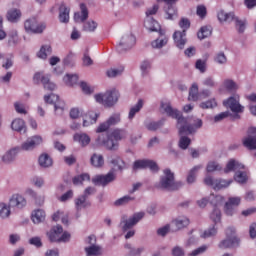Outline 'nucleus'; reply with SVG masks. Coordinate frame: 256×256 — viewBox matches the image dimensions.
Instances as JSON below:
<instances>
[{"mask_svg": "<svg viewBox=\"0 0 256 256\" xmlns=\"http://www.w3.org/2000/svg\"><path fill=\"white\" fill-rule=\"evenodd\" d=\"M117 179L115 172L110 171L106 175H96L92 178V183L98 185L99 187H107L109 183H113Z\"/></svg>", "mask_w": 256, "mask_h": 256, "instance_id": "10", "label": "nucleus"}, {"mask_svg": "<svg viewBox=\"0 0 256 256\" xmlns=\"http://www.w3.org/2000/svg\"><path fill=\"white\" fill-rule=\"evenodd\" d=\"M245 166L235 159H230L224 168V173H231V171H241Z\"/></svg>", "mask_w": 256, "mask_h": 256, "instance_id": "22", "label": "nucleus"}, {"mask_svg": "<svg viewBox=\"0 0 256 256\" xmlns=\"http://www.w3.org/2000/svg\"><path fill=\"white\" fill-rule=\"evenodd\" d=\"M239 101L240 97L237 94L230 96L228 99L223 101L224 107H226V109H230L232 113L236 114L234 119H240L241 117L238 113H243L245 111V107H243Z\"/></svg>", "mask_w": 256, "mask_h": 256, "instance_id": "6", "label": "nucleus"}, {"mask_svg": "<svg viewBox=\"0 0 256 256\" xmlns=\"http://www.w3.org/2000/svg\"><path fill=\"white\" fill-rule=\"evenodd\" d=\"M212 33H213V28H211V26H203L198 31L197 36H198V39L203 40V39H207V37H211Z\"/></svg>", "mask_w": 256, "mask_h": 256, "instance_id": "29", "label": "nucleus"}, {"mask_svg": "<svg viewBox=\"0 0 256 256\" xmlns=\"http://www.w3.org/2000/svg\"><path fill=\"white\" fill-rule=\"evenodd\" d=\"M189 101H197L199 99V86L197 83L192 84L189 90Z\"/></svg>", "mask_w": 256, "mask_h": 256, "instance_id": "35", "label": "nucleus"}, {"mask_svg": "<svg viewBox=\"0 0 256 256\" xmlns=\"http://www.w3.org/2000/svg\"><path fill=\"white\" fill-rule=\"evenodd\" d=\"M235 180L238 182V183H247V172H241V171H238L235 176H234Z\"/></svg>", "mask_w": 256, "mask_h": 256, "instance_id": "56", "label": "nucleus"}, {"mask_svg": "<svg viewBox=\"0 0 256 256\" xmlns=\"http://www.w3.org/2000/svg\"><path fill=\"white\" fill-rule=\"evenodd\" d=\"M205 185H208V187H213L215 191H219L221 189H227L231 183H233V180H223V179H213L211 176H207L204 179Z\"/></svg>", "mask_w": 256, "mask_h": 256, "instance_id": "9", "label": "nucleus"}, {"mask_svg": "<svg viewBox=\"0 0 256 256\" xmlns=\"http://www.w3.org/2000/svg\"><path fill=\"white\" fill-rule=\"evenodd\" d=\"M111 163L114 167H117L118 171H123V169H125V161H123V159H121L119 156L114 157L111 160Z\"/></svg>", "mask_w": 256, "mask_h": 256, "instance_id": "46", "label": "nucleus"}, {"mask_svg": "<svg viewBox=\"0 0 256 256\" xmlns=\"http://www.w3.org/2000/svg\"><path fill=\"white\" fill-rule=\"evenodd\" d=\"M39 165L40 167H51V165H53V159H51V157L47 154H42L40 157H39Z\"/></svg>", "mask_w": 256, "mask_h": 256, "instance_id": "39", "label": "nucleus"}, {"mask_svg": "<svg viewBox=\"0 0 256 256\" xmlns=\"http://www.w3.org/2000/svg\"><path fill=\"white\" fill-rule=\"evenodd\" d=\"M233 21H235V27L238 33H245V25H247V23L245 21L239 20V18L235 16Z\"/></svg>", "mask_w": 256, "mask_h": 256, "instance_id": "50", "label": "nucleus"}, {"mask_svg": "<svg viewBox=\"0 0 256 256\" xmlns=\"http://www.w3.org/2000/svg\"><path fill=\"white\" fill-rule=\"evenodd\" d=\"M45 103H49L50 105H54V109L57 115H61L63 111H65V102L59 100V96L51 93L50 95L44 96Z\"/></svg>", "mask_w": 256, "mask_h": 256, "instance_id": "11", "label": "nucleus"}, {"mask_svg": "<svg viewBox=\"0 0 256 256\" xmlns=\"http://www.w3.org/2000/svg\"><path fill=\"white\" fill-rule=\"evenodd\" d=\"M7 20L10 21V23H17L19 19H21V10L19 9H11L7 12Z\"/></svg>", "mask_w": 256, "mask_h": 256, "instance_id": "25", "label": "nucleus"}, {"mask_svg": "<svg viewBox=\"0 0 256 256\" xmlns=\"http://www.w3.org/2000/svg\"><path fill=\"white\" fill-rule=\"evenodd\" d=\"M190 221L187 217H179L176 220L173 221V224L177 229H184V227H187L189 225Z\"/></svg>", "mask_w": 256, "mask_h": 256, "instance_id": "41", "label": "nucleus"}, {"mask_svg": "<svg viewBox=\"0 0 256 256\" xmlns=\"http://www.w3.org/2000/svg\"><path fill=\"white\" fill-rule=\"evenodd\" d=\"M17 153H19V148L11 149L2 157V161L4 163H11V161H13L17 156Z\"/></svg>", "mask_w": 256, "mask_h": 256, "instance_id": "33", "label": "nucleus"}, {"mask_svg": "<svg viewBox=\"0 0 256 256\" xmlns=\"http://www.w3.org/2000/svg\"><path fill=\"white\" fill-rule=\"evenodd\" d=\"M179 27L182 31H175L173 39L178 49H184L185 43H187V30L191 27V21L188 18H181L179 21Z\"/></svg>", "mask_w": 256, "mask_h": 256, "instance_id": "2", "label": "nucleus"}, {"mask_svg": "<svg viewBox=\"0 0 256 256\" xmlns=\"http://www.w3.org/2000/svg\"><path fill=\"white\" fill-rule=\"evenodd\" d=\"M199 169H201V165L198 166H194L187 177V183L191 184V183H195V179L197 177V172L199 171Z\"/></svg>", "mask_w": 256, "mask_h": 256, "instance_id": "45", "label": "nucleus"}, {"mask_svg": "<svg viewBox=\"0 0 256 256\" xmlns=\"http://www.w3.org/2000/svg\"><path fill=\"white\" fill-rule=\"evenodd\" d=\"M239 238L235 236V229L233 227H228L226 229V239L222 240L218 247L220 249H231L233 247L239 246Z\"/></svg>", "mask_w": 256, "mask_h": 256, "instance_id": "7", "label": "nucleus"}, {"mask_svg": "<svg viewBox=\"0 0 256 256\" xmlns=\"http://www.w3.org/2000/svg\"><path fill=\"white\" fill-rule=\"evenodd\" d=\"M161 111L166 113L168 117L177 119L179 135H191L196 129L203 127V120L196 119L194 124H190L191 120L183 117V114L171 106L170 102H161Z\"/></svg>", "mask_w": 256, "mask_h": 256, "instance_id": "1", "label": "nucleus"}, {"mask_svg": "<svg viewBox=\"0 0 256 256\" xmlns=\"http://www.w3.org/2000/svg\"><path fill=\"white\" fill-rule=\"evenodd\" d=\"M165 13L167 15L166 19H169L170 21H173V19H177V17H179L175 4L168 5Z\"/></svg>", "mask_w": 256, "mask_h": 256, "instance_id": "30", "label": "nucleus"}, {"mask_svg": "<svg viewBox=\"0 0 256 256\" xmlns=\"http://www.w3.org/2000/svg\"><path fill=\"white\" fill-rule=\"evenodd\" d=\"M97 119H99V114L95 112H88L84 116L83 127H89V125H95V123H97Z\"/></svg>", "mask_w": 256, "mask_h": 256, "instance_id": "23", "label": "nucleus"}, {"mask_svg": "<svg viewBox=\"0 0 256 256\" xmlns=\"http://www.w3.org/2000/svg\"><path fill=\"white\" fill-rule=\"evenodd\" d=\"M125 137H127V132L121 129H115L110 134V139H113L116 143L117 141H121V139H125Z\"/></svg>", "mask_w": 256, "mask_h": 256, "instance_id": "32", "label": "nucleus"}, {"mask_svg": "<svg viewBox=\"0 0 256 256\" xmlns=\"http://www.w3.org/2000/svg\"><path fill=\"white\" fill-rule=\"evenodd\" d=\"M24 28L27 33H42L45 31V24H39L36 18H30L25 21Z\"/></svg>", "mask_w": 256, "mask_h": 256, "instance_id": "14", "label": "nucleus"}, {"mask_svg": "<svg viewBox=\"0 0 256 256\" xmlns=\"http://www.w3.org/2000/svg\"><path fill=\"white\" fill-rule=\"evenodd\" d=\"M85 181H91V176L88 173L77 175L72 179L73 185H83Z\"/></svg>", "mask_w": 256, "mask_h": 256, "instance_id": "31", "label": "nucleus"}, {"mask_svg": "<svg viewBox=\"0 0 256 256\" xmlns=\"http://www.w3.org/2000/svg\"><path fill=\"white\" fill-rule=\"evenodd\" d=\"M106 122L110 127H113V125H117V123H121V116H119V114H113L108 118Z\"/></svg>", "mask_w": 256, "mask_h": 256, "instance_id": "58", "label": "nucleus"}, {"mask_svg": "<svg viewBox=\"0 0 256 256\" xmlns=\"http://www.w3.org/2000/svg\"><path fill=\"white\" fill-rule=\"evenodd\" d=\"M191 145V139L187 136H182L179 140L180 149H187Z\"/></svg>", "mask_w": 256, "mask_h": 256, "instance_id": "55", "label": "nucleus"}, {"mask_svg": "<svg viewBox=\"0 0 256 256\" xmlns=\"http://www.w3.org/2000/svg\"><path fill=\"white\" fill-rule=\"evenodd\" d=\"M239 205H241V197H230L224 207L225 214L231 217L235 213V207Z\"/></svg>", "mask_w": 256, "mask_h": 256, "instance_id": "17", "label": "nucleus"}, {"mask_svg": "<svg viewBox=\"0 0 256 256\" xmlns=\"http://www.w3.org/2000/svg\"><path fill=\"white\" fill-rule=\"evenodd\" d=\"M218 20L223 23V21H227L228 23H231L235 20V13L230 12L227 13L223 10L218 12Z\"/></svg>", "mask_w": 256, "mask_h": 256, "instance_id": "26", "label": "nucleus"}, {"mask_svg": "<svg viewBox=\"0 0 256 256\" xmlns=\"http://www.w3.org/2000/svg\"><path fill=\"white\" fill-rule=\"evenodd\" d=\"M133 171H138V169H150L154 173L159 171V166L153 160H136L132 166Z\"/></svg>", "mask_w": 256, "mask_h": 256, "instance_id": "12", "label": "nucleus"}, {"mask_svg": "<svg viewBox=\"0 0 256 256\" xmlns=\"http://www.w3.org/2000/svg\"><path fill=\"white\" fill-rule=\"evenodd\" d=\"M33 81L36 85L42 83L44 89H47V91H55V89H57V85L51 82L49 75H45L41 72H37L34 74Z\"/></svg>", "mask_w": 256, "mask_h": 256, "instance_id": "8", "label": "nucleus"}, {"mask_svg": "<svg viewBox=\"0 0 256 256\" xmlns=\"http://www.w3.org/2000/svg\"><path fill=\"white\" fill-rule=\"evenodd\" d=\"M129 201H133V198H131V196H123L122 198L116 200L114 202V205H116V207H120V205H127Z\"/></svg>", "mask_w": 256, "mask_h": 256, "instance_id": "61", "label": "nucleus"}, {"mask_svg": "<svg viewBox=\"0 0 256 256\" xmlns=\"http://www.w3.org/2000/svg\"><path fill=\"white\" fill-rule=\"evenodd\" d=\"M80 10L81 12L74 13V21H76V23H83V21L89 19V10L85 4H80Z\"/></svg>", "mask_w": 256, "mask_h": 256, "instance_id": "21", "label": "nucleus"}, {"mask_svg": "<svg viewBox=\"0 0 256 256\" xmlns=\"http://www.w3.org/2000/svg\"><path fill=\"white\" fill-rule=\"evenodd\" d=\"M247 133L248 136L242 140V143L246 149L253 151L256 149V127H250Z\"/></svg>", "mask_w": 256, "mask_h": 256, "instance_id": "15", "label": "nucleus"}, {"mask_svg": "<svg viewBox=\"0 0 256 256\" xmlns=\"http://www.w3.org/2000/svg\"><path fill=\"white\" fill-rule=\"evenodd\" d=\"M11 215V206L6 203H0V217L1 219H7Z\"/></svg>", "mask_w": 256, "mask_h": 256, "instance_id": "42", "label": "nucleus"}, {"mask_svg": "<svg viewBox=\"0 0 256 256\" xmlns=\"http://www.w3.org/2000/svg\"><path fill=\"white\" fill-rule=\"evenodd\" d=\"M75 206L77 211H81V209H86V207H91V202L87 201V198L84 195H81L75 199Z\"/></svg>", "mask_w": 256, "mask_h": 256, "instance_id": "24", "label": "nucleus"}, {"mask_svg": "<svg viewBox=\"0 0 256 256\" xmlns=\"http://www.w3.org/2000/svg\"><path fill=\"white\" fill-rule=\"evenodd\" d=\"M147 25H150L148 27L149 31H156L159 33V38L152 41L151 45L153 49H161L162 47H165V45L169 42V37L165 35V30L161 29V25H159V22L151 19L148 20Z\"/></svg>", "mask_w": 256, "mask_h": 256, "instance_id": "3", "label": "nucleus"}, {"mask_svg": "<svg viewBox=\"0 0 256 256\" xmlns=\"http://www.w3.org/2000/svg\"><path fill=\"white\" fill-rule=\"evenodd\" d=\"M74 141L81 144L82 147H87L91 143V138L87 134H75Z\"/></svg>", "mask_w": 256, "mask_h": 256, "instance_id": "27", "label": "nucleus"}, {"mask_svg": "<svg viewBox=\"0 0 256 256\" xmlns=\"http://www.w3.org/2000/svg\"><path fill=\"white\" fill-rule=\"evenodd\" d=\"M143 217H145V212H138L135 213L133 217L129 218L128 220H122V223H124V231H127L128 229L134 227V225H137V223L140 222Z\"/></svg>", "mask_w": 256, "mask_h": 256, "instance_id": "18", "label": "nucleus"}, {"mask_svg": "<svg viewBox=\"0 0 256 256\" xmlns=\"http://www.w3.org/2000/svg\"><path fill=\"white\" fill-rule=\"evenodd\" d=\"M52 52L53 50L50 45H43L37 53V57L39 59H47V56L51 55Z\"/></svg>", "mask_w": 256, "mask_h": 256, "instance_id": "38", "label": "nucleus"}, {"mask_svg": "<svg viewBox=\"0 0 256 256\" xmlns=\"http://www.w3.org/2000/svg\"><path fill=\"white\" fill-rule=\"evenodd\" d=\"M11 127L13 131L21 132L25 129V121L21 118H17L12 121Z\"/></svg>", "mask_w": 256, "mask_h": 256, "instance_id": "40", "label": "nucleus"}, {"mask_svg": "<svg viewBox=\"0 0 256 256\" xmlns=\"http://www.w3.org/2000/svg\"><path fill=\"white\" fill-rule=\"evenodd\" d=\"M215 235H217V229L215 228V226H213L212 228L205 230L201 234V237L202 239H209V237H215Z\"/></svg>", "mask_w": 256, "mask_h": 256, "instance_id": "54", "label": "nucleus"}, {"mask_svg": "<svg viewBox=\"0 0 256 256\" xmlns=\"http://www.w3.org/2000/svg\"><path fill=\"white\" fill-rule=\"evenodd\" d=\"M59 20L60 23H69V8L63 4L60 6Z\"/></svg>", "mask_w": 256, "mask_h": 256, "instance_id": "37", "label": "nucleus"}, {"mask_svg": "<svg viewBox=\"0 0 256 256\" xmlns=\"http://www.w3.org/2000/svg\"><path fill=\"white\" fill-rule=\"evenodd\" d=\"M125 249H130V252H129L130 256L141 255V252L144 251L143 248H131V244H126Z\"/></svg>", "mask_w": 256, "mask_h": 256, "instance_id": "62", "label": "nucleus"}, {"mask_svg": "<svg viewBox=\"0 0 256 256\" xmlns=\"http://www.w3.org/2000/svg\"><path fill=\"white\" fill-rule=\"evenodd\" d=\"M97 29V22L95 21H88L84 23L83 31H87L88 33H93Z\"/></svg>", "mask_w": 256, "mask_h": 256, "instance_id": "51", "label": "nucleus"}, {"mask_svg": "<svg viewBox=\"0 0 256 256\" xmlns=\"http://www.w3.org/2000/svg\"><path fill=\"white\" fill-rule=\"evenodd\" d=\"M201 109H214L217 107V101L213 98L200 104Z\"/></svg>", "mask_w": 256, "mask_h": 256, "instance_id": "52", "label": "nucleus"}, {"mask_svg": "<svg viewBox=\"0 0 256 256\" xmlns=\"http://www.w3.org/2000/svg\"><path fill=\"white\" fill-rule=\"evenodd\" d=\"M63 233V226L57 225L54 226L48 233V239L51 241V243H59L61 239V234Z\"/></svg>", "mask_w": 256, "mask_h": 256, "instance_id": "19", "label": "nucleus"}, {"mask_svg": "<svg viewBox=\"0 0 256 256\" xmlns=\"http://www.w3.org/2000/svg\"><path fill=\"white\" fill-rule=\"evenodd\" d=\"M214 61H215V63H218L219 65H225V63H227V56H225V53L219 52L214 57Z\"/></svg>", "mask_w": 256, "mask_h": 256, "instance_id": "57", "label": "nucleus"}, {"mask_svg": "<svg viewBox=\"0 0 256 256\" xmlns=\"http://www.w3.org/2000/svg\"><path fill=\"white\" fill-rule=\"evenodd\" d=\"M41 143H43L41 136H32L21 145V149L22 151H33V149L41 145Z\"/></svg>", "mask_w": 256, "mask_h": 256, "instance_id": "16", "label": "nucleus"}, {"mask_svg": "<svg viewBox=\"0 0 256 256\" xmlns=\"http://www.w3.org/2000/svg\"><path fill=\"white\" fill-rule=\"evenodd\" d=\"M87 256H99L101 255V247L92 245L85 248Z\"/></svg>", "mask_w": 256, "mask_h": 256, "instance_id": "44", "label": "nucleus"}, {"mask_svg": "<svg viewBox=\"0 0 256 256\" xmlns=\"http://www.w3.org/2000/svg\"><path fill=\"white\" fill-rule=\"evenodd\" d=\"M27 205V200L19 194H14L9 200V207H16L17 209H23Z\"/></svg>", "mask_w": 256, "mask_h": 256, "instance_id": "20", "label": "nucleus"}, {"mask_svg": "<svg viewBox=\"0 0 256 256\" xmlns=\"http://www.w3.org/2000/svg\"><path fill=\"white\" fill-rule=\"evenodd\" d=\"M90 163L93 167H103V165H105V160L102 155L93 154L90 159Z\"/></svg>", "mask_w": 256, "mask_h": 256, "instance_id": "34", "label": "nucleus"}, {"mask_svg": "<svg viewBox=\"0 0 256 256\" xmlns=\"http://www.w3.org/2000/svg\"><path fill=\"white\" fill-rule=\"evenodd\" d=\"M162 126H163V121L150 122L147 125V130L148 131H157V129H160Z\"/></svg>", "mask_w": 256, "mask_h": 256, "instance_id": "63", "label": "nucleus"}, {"mask_svg": "<svg viewBox=\"0 0 256 256\" xmlns=\"http://www.w3.org/2000/svg\"><path fill=\"white\" fill-rule=\"evenodd\" d=\"M94 97L96 102L104 105V107H113V105L119 101L121 95L119 94V91L114 88L106 91L104 94H96Z\"/></svg>", "mask_w": 256, "mask_h": 256, "instance_id": "5", "label": "nucleus"}, {"mask_svg": "<svg viewBox=\"0 0 256 256\" xmlns=\"http://www.w3.org/2000/svg\"><path fill=\"white\" fill-rule=\"evenodd\" d=\"M124 68L121 67L119 69H115V68H111L109 70H107L106 74L107 77H117V75H121L123 73Z\"/></svg>", "mask_w": 256, "mask_h": 256, "instance_id": "59", "label": "nucleus"}, {"mask_svg": "<svg viewBox=\"0 0 256 256\" xmlns=\"http://www.w3.org/2000/svg\"><path fill=\"white\" fill-rule=\"evenodd\" d=\"M196 15L200 19H205L207 17V7H205V5H198L196 8Z\"/></svg>", "mask_w": 256, "mask_h": 256, "instance_id": "53", "label": "nucleus"}, {"mask_svg": "<svg viewBox=\"0 0 256 256\" xmlns=\"http://www.w3.org/2000/svg\"><path fill=\"white\" fill-rule=\"evenodd\" d=\"M143 109V100H138V103L132 107L129 111L128 119L132 121V119Z\"/></svg>", "mask_w": 256, "mask_h": 256, "instance_id": "36", "label": "nucleus"}, {"mask_svg": "<svg viewBox=\"0 0 256 256\" xmlns=\"http://www.w3.org/2000/svg\"><path fill=\"white\" fill-rule=\"evenodd\" d=\"M224 87L230 92L237 91V84L233 80H226L224 82Z\"/></svg>", "mask_w": 256, "mask_h": 256, "instance_id": "60", "label": "nucleus"}, {"mask_svg": "<svg viewBox=\"0 0 256 256\" xmlns=\"http://www.w3.org/2000/svg\"><path fill=\"white\" fill-rule=\"evenodd\" d=\"M210 219L213 223L217 224L221 222V210L219 208L214 207L212 213L210 214Z\"/></svg>", "mask_w": 256, "mask_h": 256, "instance_id": "47", "label": "nucleus"}, {"mask_svg": "<svg viewBox=\"0 0 256 256\" xmlns=\"http://www.w3.org/2000/svg\"><path fill=\"white\" fill-rule=\"evenodd\" d=\"M77 81H79V76L77 74H66L64 76V82L66 85H69V87H73V85H76Z\"/></svg>", "mask_w": 256, "mask_h": 256, "instance_id": "43", "label": "nucleus"}, {"mask_svg": "<svg viewBox=\"0 0 256 256\" xmlns=\"http://www.w3.org/2000/svg\"><path fill=\"white\" fill-rule=\"evenodd\" d=\"M136 39L135 35L128 34L122 37L121 41L117 45L116 49L118 53H123L124 51H129L131 47L135 45Z\"/></svg>", "mask_w": 256, "mask_h": 256, "instance_id": "13", "label": "nucleus"}, {"mask_svg": "<svg viewBox=\"0 0 256 256\" xmlns=\"http://www.w3.org/2000/svg\"><path fill=\"white\" fill-rule=\"evenodd\" d=\"M183 187V183L175 182V174L170 169L164 170V176L160 179V188L166 191H177Z\"/></svg>", "mask_w": 256, "mask_h": 256, "instance_id": "4", "label": "nucleus"}, {"mask_svg": "<svg viewBox=\"0 0 256 256\" xmlns=\"http://www.w3.org/2000/svg\"><path fill=\"white\" fill-rule=\"evenodd\" d=\"M104 145L106 148H108L110 151H113L119 147V143H117L111 136L108 137V139L104 142Z\"/></svg>", "mask_w": 256, "mask_h": 256, "instance_id": "48", "label": "nucleus"}, {"mask_svg": "<svg viewBox=\"0 0 256 256\" xmlns=\"http://www.w3.org/2000/svg\"><path fill=\"white\" fill-rule=\"evenodd\" d=\"M32 221L35 224L43 223L45 221V211L42 209L34 210L32 212Z\"/></svg>", "mask_w": 256, "mask_h": 256, "instance_id": "28", "label": "nucleus"}, {"mask_svg": "<svg viewBox=\"0 0 256 256\" xmlns=\"http://www.w3.org/2000/svg\"><path fill=\"white\" fill-rule=\"evenodd\" d=\"M195 67L200 73H205V71H207V63L201 59L196 61Z\"/></svg>", "mask_w": 256, "mask_h": 256, "instance_id": "64", "label": "nucleus"}, {"mask_svg": "<svg viewBox=\"0 0 256 256\" xmlns=\"http://www.w3.org/2000/svg\"><path fill=\"white\" fill-rule=\"evenodd\" d=\"M222 167L219 163L215 161H210L206 167L208 173H213L214 171H221Z\"/></svg>", "mask_w": 256, "mask_h": 256, "instance_id": "49", "label": "nucleus"}]
</instances>
